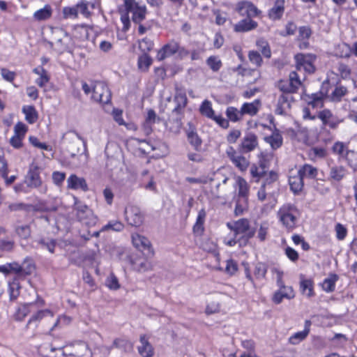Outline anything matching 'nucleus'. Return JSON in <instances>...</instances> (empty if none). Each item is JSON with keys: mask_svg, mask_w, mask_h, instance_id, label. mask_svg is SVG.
<instances>
[{"mask_svg": "<svg viewBox=\"0 0 357 357\" xmlns=\"http://www.w3.org/2000/svg\"><path fill=\"white\" fill-rule=\"evenodd\" d=\"M278 217L282 225L289 231L296 228L300 212L297 207L291 204H283L278 211Z\"/></svg>", "mask_w": 357, "mask_h": 357, "instance_id": "7ed1b4c3", "label": "nucleus"}, {"mask_svg": "<svg viewBox=\"0 0 357 357\" xmlns=\"http://www.w3.org/2000/svg\"><path fill=\"white\" fill-rule=\"evenodd\" d=\"M133 144L138 146L139 151L144 154H149L155 149V146L146 140H141L137 138L132 139Z\"/></svg>", "mask_w": 357, "mask_h": 357, "instance_id": "58836bf2", "label": "nucleus"}, {"mask_svg": "<svg viewBox=\"0 0 357 357\" xmlns=\"http://www.w3.org/2000/svg\"><path fill=\"white\" fill-rule=\"evenodd\" d=\"M238 271L237 263L233 259H229L227 261L225 267V273L229 275H234Z\"/></svg>", "mask_w": 357, "mask_h": 357, "instance_id": "0e129e2a", "label": "nucleus"}, {"mask_svg": "<svg viewBox=\"0 0 357 357\" xmlns=\"http://www.w3.org/2000/svg\"><path fill=\"white\" fill-rule=\"evenodd\" d=\"M347 169L342 165H333L329 168L328 179L331 182H340L347 175Z\"/></svg>", "mask_w": 357, "mask_h": 357, "instance_id": "412c9836", "label": "nucleus"}, {"mask_svg": "<svg viewBox=\"0 0 357 357\" xmlns=\"http://www.w3.org/2000/svg\"><path fill=\"white\" fill-rule=\"evenodd\" d=\"M336 54L343 58H348L351 54V47L347 43H342L337 45Z\"/></svg>", "mask_w": 357, "mask_h": 357, "instance_id": "6e6d98bb", "label": "nucleus"}, {"mask_svg": "<svg viewBox=\"0 0 357 357\" xmlns=\"http://www.w3.org/2000/svg\"><path fill=\"white\" fill-rule=\"evenodd\" d=\"M328 155L327 150L324 147L314 146L308 151V156L312 161L325 158Z\"/></svg>", "mask_w": 357, "mask_h": 357, "instance_id": "72a5a7b5", "label": "nucleus"}, {"mask_svg": "<svg viewBox=\"0 0 357 357\" xmlns=\"http://www.w3.org/2000/svg\"><path fill=\"white\" fill-rule=\"evenodd\" d=\"M187 105V97L185 93H177L172 100L168 97L162 100L161 107L164 112H170L169 115L178 116L182 114L183 109Z\"/></svg>", "mask_w": 357, "mask_h": 357, "instance_id": "20e7f679", "label": "nucleus"}, {"mask_svg": "<svg viewBox=\"0 0 357 357\" xmlns=\"http://www.w3.org/2000/svg\"><path fill=\"white\" fill-rule=\"evenodd\" d=\"M294 59L297 70H301L303 69V70L307 73H314L315 68L313 63L316 59L314 55L310 54H298L295 56Z\"/></svg>", "mask_w": 357, "mask_h": 357, "instance_id": "ddd939ff", "label": "nucleus"}, {"mask_svg": "<svg viewBox=\"0 0 357 357\" xmlns=\"http://www.w3.org/2000/svg\"><path fill=\"white\" fill-rule=\"evenodd\" d=\"M123 229V225L118 221H113L109 222L107 225L102 227L101 231H106L112 229L116 231H120Z\"/></svg>", "mask_w": 357, "mask_h": 357, "instance_id": "338daca9", "label": "nucleus"}, {"mask_svg": "<svg viewBox=\"0 0 357 357\" xmlns=\"http://www.w3.org/2000/svg\"><path fill=\"white\" fill-rule=\"evenodd\" d=\"M33 303H26L20 306L15 313V319L18 321H22L29 312V307L32 306Z\"/></svg>", "mask_w": 357, "mask_h": 357, "instance_id": "3c124183", "label": "nucleus"}, {"mask_svg": "<svg viewBox=\"0 0 357 357\" xmlns=\"http://www.w3.org/2000/svg\"><path fill=\"white\" fill-rule=\"evenodd\" d=\"M153 41L147 38H143L139 43V47L144 53L150 51L153 48Z\"/></svg>", "mask_w": 357, "mask_h": 357, "instance_id": "69168bd1", "label": "nucleus"}, {"mask_svg": "<svg viewBox=\"0 0 357 357\" xmlns=\"http://www.w3.org/2000/svg\"><path fill=\"white\" fill-rule=\"evenodd\" d=\"M75 210L77 211L76 215L80 222L88 226L96 225L97 218L86 205L76 202Z\"/></svg>", "mask_w": 357, "mask_h": 357, "instance_id": "9d476101", "label": "nucleus"}, {"mask_svg": "<svg viewBox=\"0 0 357 357\" xmlns=\"http://www.w3.org/2000/svg\"><path fill=\"white\" fill-rule=\"evenodd\" d=\"M258 26L257 22L250 18H245L240 20L234 26L235 32H248L255 29Z\"/></svg>", "mask_w": 357, "mask_h": 357, "instance_id": "393cba45", "label": "nucleus"}, {"mask_svg": "<svg viewBox=\"0 0 357 357\" xmlns=\"http://www.w3.org/2000/svg\"><path fill=\"white\" fill-rule=\"evenodd\" d=\"M200 112L202 115L210 119L213 117L215 114L214 110L212 108L211 102L207 100H204L200 106Z\"/></svg>", "mask_w": 357, "mask_h": 357, "instance_id": "de8ad7c7", "label": "nucleus"}, {"mask_svg": "<svg viewBox=\"0 0 357 357\" xmlns=\"http://www.w3.org/2000/svg\"><path fill=\"white\" fill-rule=\"evenodd\" d=\"M303 177L314 178L317 174V169L310 165H303L300 169L298 170Z\"/></svg>", "mask_w": 357, "mask_h": 357, "instance_id": "8fccbe9b", "label": "nucleus"}, {"mask_svg": "<svg viewBox=\"0 0 357 357\" xmlns=\"http://www.w3.org/2000/svg\"><path fill=\"white\" fill-rule=\"evenodd\" d=\"M176 54L179 56L183 57L188 54V52L183 47H181L178 43L175 40H172L167 44L165 45L157 54V59L162 61L166 58L170 57Z\"/></svg>", "mask_w": 357, "mask_h": 357, "instance_id": "423d86ee", "label": "nucleus"}, {"mask_svg": "<svg viewBox=\"0 0 357 357\" xmlns=\"http://www.w3.org/2000/svg\"><path fill=\"white\" fill-rule=\"evenodd\" d=\"M303 177L298 170H291L289 176L291 190L294 193L301 192L303 188Z\"/></svg>", "mask_w": 357, "mask_h": 357, "instance_id": "aec40b11", "label": "nucleus"}, {"mask_svg": "<svg viewBox=\"0 0 357 357\" xmlns=\"http://www.w3.org/2000/svg\"><path fill=\"white\" fill-rule=\"evenodd\" d=\"M264 140L271 145L273 149H278L282 144V137L278 132H274L271 135L265 137Z\"/></svg>", "mask_w": 357, "mask_h": 357, "instance_id": "4c0bfd02", "label": "nucleus"}, {"mask_svg": "<svg viewBox=\"0 0 357 357\" xmlns=\"http://www.w3.org/2000/svg\"><path fill=\"white\" fill-rule=\"evenodd\" d=\"M317 118L321 121L323 127L328 126L332 129L337 128L339 123L342 122V120L334 116L331 110L328 109L319 112Z\"/></svg>", "mask_w": 357, "mask_h": 357, "instance_id": "dca6fc26", "label": "nucleus"}, {"mask_svg": "<svg viewBox=\"0 0 357 357\" xmlns=\"http://www.w3.org/2000/svg\"><path fill=\"white\" fill-rule=\"evenodd\" d=\"M288 80H280L278 84V89L284 93V94L294 93L301 86V82L296 72L289 73Z\"/></svg>", "mask_w": 357, "mask_h": 357, "instance_id": "1a4fd4ad", "label": "nucleus"}, {"mask_svg": "<svg viewBox=\"0 0 357 357\" xmlns=\"http://www.w3.org/2000/svg\"><path fill=\"white\" fill-rule=\"evenodd\" d=\"M248 208V199L237 198L234 208V215L239 216L243 215Z\"/></svg>", "mask_w": 357, "mask_h": 357, "instance_id": "79ce46f5", "label": "nucleus"}, {"mask_svg": "<svg viewBox=\"0 0 357 357\" xmlns=\"http://www.w3.org/2000/svg\"><path fill=\"white\" fill-rule=\"evenodd\" d=\"M188 139L189 142L197 149L202 144V140L195 131L194 128H190L187 133Z\"/></svg>", "mask_w": 357, "mask_h": 357, "instance_id": "603ef678", "label": "nucleus"}, {"mask_svg": "<svg viewBox=\"0 0 357 357\" xmlns=\"http://www.w3.org/2000/svg\"><path fill=\"white\" fill-rule=\"evenodd\" d=\"M22 112L25 114V119L29 123L32 124L36 121L38 119V114L33 106H24L22 108Z\"/></svg>", "mask_w": 357, "mask_h": 357, "instance_id": "a19ab883", "label": "nucleus"}, {"mask_svg": "<svg viewBox=\"0 0 357 357\" xmlns=\"http://www.w3.org/2000/svg\"><path fill=\"white\" fill-rule=\"evenodd\" d=\"M284 11V0H276L268 12V16L273 20H279L283 15Z\"/></svg>", "mask_w": 357, "mask_h": 357, "instance_id": "c85d7f7f", "label": "nucleus"}, {"mask_svg": "<svg viewBox=\"0 0 357 357\" xmlns=\"http://www.w3.org/2000/svg\"><path fill=\"white\" fill-rule=\"evenodd\" d=\"M20 276L24 277L32 274L35 271V265L31 259L26 258L20 265Z\"/></svg>", "mask_w": 357, "mask_h": 357, "instance_id": "e433bc0d", "label": "nucleus"}, {"mask_svg": "<svg viewBox=\"0 0 357 357\" xmlns=\"http://www.w3.org/2000/svg\"><path fill=\"white\" fill-rule=\"evenodd\" d=\"M206 218V211L202 209L199 211L196 223L193 227L194 231H202L203 225Z\"/></svg>", "mask_w": 357, "mask_h": 357, "instance_id": "13d9d810", "label": "nucleus"}, {"mask_svg": "<svg viewBox=\"0 0 357 357\" xmlns=\"http://www.w3.org/2000/svg\"><path fill=\"white\" fill-rule=\"evenodd\" d=\"M311 321L306 320L305 321V328L303 331H299L292 335L289 339V342L293 345L299 344L301 341L304 340L310 333V327Z\"/></svg>", "mask_w": 357, "mask_h": 357, "instance_id": "bb28decb", "label": "nucleus"}, {"mask_svg": "<svg viewBox=\"0 0 357 357\" xmlns=\"http://www.w3.org/2000/svg\"><path fill=\"white\" fill-rule=\"evenodd\" d=\"M63 354L76 357H91V356L88 344L82 341H77L64 347Z\"/></svg>", "mask_w": 357, "mask_h": 357, "instance_id": "6e6552de", "label": "nucleus"}, {"mask_svg": "<svg viewBox=\"0 0 357 357\" xmlns=\"http://www.w3.org/2000/svg\"><path fill=\"white\" fill-rule=\"evenodd\" d=\"M125 218L128 223L134 227H139L144 222V215L141 209L134 205H130L126 207Z\"/></svg>", "mask_w": 357, "mask_h": 357, "instance_id": "f8f14e48", "label": "nucleus"}, {"mask_svg": "<svg viewBox=\"0 0 357 357\" xmlns=\"http://www.w3.org/2000/svg\"><path fill=\"white\" fill-rule=\"evenodd\" d=\"M337 280V277L335 275H331V277L326 278L322 283V288L326 292L333 291L335 287V282Z\"/></svg>", "mask_w": 357, "mask_h": 357, "instance_id": "49530a36", "label": "nucleus"}, {"mask_svg": "<svg viewBox=\"0 0 357 357\" xmlns=\"http://www.w3.org/2000/svg\"><path fill=\"white\" fill-rule=\"evenodd\" d=\"M292 100V97L289 94H282L278 100L275 113L282 115L285 114L290 108V103Z\"/></svg>", "mask_w": 357, "mask_h": 357, "instance_id": "a878e982", "label": "nucleus"}, {"mask_svg": "<svg viewBox=\"0 0 357 357\" xmlns=\"http://www.w3.org/2000/svg\"><path fill=\"white\" fill-rule=\"evenodd\" d=\"M257 146V137L255 134L248 133L242 139L239 148L243 153H249L255 150Z\"/></svg>", "mask_w": 357, "mask_h": 357, "instance_id": "6ab92c4d", "label": "nucleus"}, {"mask_svg": "<svg viewBox=\"0 0 357 357\" xmlns=\"http://www.w3.org/2000/svg\"><path fill=\"white\" fill-rule=\"evenodd\" d=\"M17 234L24 239L28 238L31 235V229L28 225H20L16 227Z\"/></svg>", "mask_w": 357, "mask_h": 357, "instance_id": "052dcab7", "label": "nucleus"}, {"mask_svg": "<svg viewBox=\"0 0 357 357\" xmlns=\"http://www.w3.org/2000/svg\"><path fill=\"white\" fill-rule=\"evenodd\" d=\"M63 141L67 144V150L70 153L71 157L74 158L78 155L81 149L86 155L87 154L86 142L77 133L69 132L65 134Z\"/></svg>", "mask_w": 357, "mask_h": 357, "instance_id": "39448f33", "label": "nucleus"}, {"mask_svg": "<svg viewBox=\"0 0 357 357\" xmlns=\"http://www.w3.org/2000/svg\"><path fill=\"white\" fill-rule=\"evenodd\" d=\"M302 294L307 297L313 296V282L309 279H303L300 283Z\"/></svg>", "mask_w": 357, "mask_h": 357, "instance_id": "37998d69", "label": "nucleus"}, {"mask_svg": "<svg viewBox=\"0 0 357 357\" xmlns=\"http://www.w3.org/2000/svg\"><path fill=\"white\" fill-rule=\"evenodd\" d=\"M260 107L261 101L259 99H257L252 102H245L241 107V109L243 116L245 114L255 116L257 114Z\"/></svg>", "mask_w": 357, "mask_h": 357, "instance_id": "c756f323", "label": "nucleus"}, {"mask_svg": "<svg viewBox=\"0 0 357 357\" xmlns=\"http://www.w3.org/2000/svg\"><path fill=\"white\" fill-rule=\"evenodd\" d=\"M257 46L259 50H261L262 54L267 58H270L271 56V52L268 45V43L264 39H259L257 41Z\"/></svg>", "mask_w": 357, "mask_h": 357, "instance_id": "5fc2aeb1", "label": "nucleus"}, {"mask_svg": "<svg viewBox=\"0 0 357 357\" xmlns=\"http://www.w3.org/2000/svg\"><path fill=\"white\" fill-rule=\"evenodd\" d=\"M227 118L232 122H237L242 119L241 109L238 110L234 107H228L226 110Z\"/></svg>", "mask_w": 357, "mask_h": 357, "instance_id": "a18cd8bd", "label": "nucleus"}, {"mask_svg": "<svg viewBox=\"0 0 357 357\" xmlns=\"http://www.w3.org/2000/svg\"><path fill=\"white\" fill-rule=\"evenodd\" d=\"M123 7L127 13L132 14V20L135 23L139 24L146 18V6L139 5L135 0H124Z\"/></svg>", "mask_w": 357, "mask_h": 357, "instance_id": "0eeeda50", "label": "nucleus"}, {"mask_svg": "<svg viewBox=\"0 0 357 357\" xmlns=\"http://www.w3.org/2000/svg\"><path fill=\"white\" fill-rule=\"evenodd\" d=\"M53 317H54L53 312L49 310H39L36 314H34L31 316V317L29 319V320L27 323L26 326L28 327L29 325L32 324L33 323H36V326L37 323L39 322L43 318H45V317L52 318Z\"/></svg>", "mask_w": 357, "mask_h": 357, "instance_id": "c9c22d12", "label": "nucleus"}, {"mask_svg": "<svg viewBox=\"0 0 357 357\" xmlns=\"http://www.w3.org/2000/svg\"><path fill=\"white\" fill-rule=\"evenodd\" d=\"M181 114L178 116L169 115V119L166 123L167 128L174 134H178L181 128Z\"/></svg>", "mask_w": 357, "mask_h": 357, "instance_id": "2f4dec72", "label": "nucleus"}, {"mask_svg": "<svg viewBox=\"0 0 357 357\" xmlns=\"http://www.w3.org/2000/svg\"><path fill=\"white\" fill-rule=\"evenodd\" d=\"M113 345L115 347L123 349L125 351H130L132 349V344L128 340L116 339L114 341Z\"/></svg>", "mask_w": 357, "mask_h": 357, "instance_id": "680f3d73", "label": "nucleus"}, {"mask_svg": "<svg viewBox=\"0 0 357 357\" xmlns=\"http://www.w3.org/2000/svg\"><path fill=\"white\" fill-rule=\"evenodd\" d=\"M332 151L335 154L338 155L348 161L349 155L354 154V152L349 150L347 146L342 142H336L332 147Z\"/></svg>", "mask_w": 357, "mask_h": 357, "instance_id": "7c9ffc66", "label": "nucleus"}, {"mask_svg": "<svg viewBox=\"0 0 357 357\" xmlns=\"http://www.w3.org/2000/svg\"><path fill=\"white\" fill-rule=\"evenodd\" d=\"M82 90L86 94L92 93L91 99L102 105L111 102L112 93L106 84L102 82H91L89 84L82 83Z\"/></svg>", "mask_w": 357, "mask_h": 357, "instance_id": "f03ea898", "label": "nucleus"}, {"mask_svg": "<svg viewBox=\"0 0 357 357\" xmlns=\"http://www.w3.org/2000/svg\"><path fill=\"white\" fill-rule=\"evenodd\" d=\"M134 269L139 272H145L151 268V263L144 259L136 260L133 263Z\"/></svg>", "mask_w": 357, "mask_h": 357, "instance_id": "09e8293b", "label": "nucleus"}, {"mask_svg": "<svg viewBox=\"0 0 357 357\" xmlns=\"http://www.w3.org/2000/svg\"><path fill=\"white\" fill-rule=\"evenodd\" d=\"M294 297L293 289L291 287H283L276 291L273 301L276 304L280 303L284 298L291 299Z\"/></svg>", "mask_w": 357, "mask_h": 357, "instance_id": "cd10ccee", "label": "nucleus"}, {"mask_svg": "<svg viewBox=\"0 0 357 357\" xmlns=\"http://www.w3.org/2000/svg\"><path fill=\"white\" fill-rule=\"evenodd\" d=\"M206 63L214 72L218 71L222 66V62L220 59H219L218 57L215 56H209L206 60Z\"/></svg>", "mask_w": 357, "mask_h": 357, "instance_id": "4d7b16f0", "label": "nucleus"}, {"mask_svg": "<svg viewBox=\"0 0 357 357\" xmlns=\"http://www.w3.org/2000/svg\"><path fill=\"white\" fill-rule=\"evenodd\" d=\"M227 155L232 163L241 171H245L249 166V161L244 156L238 154L232 147H229Z\"/></svg>", "mask_w": 357, "mask_h": 357, "instance_id": "f3484780", "label": "nucleus"}, {"mask_svg": "<svg viewBox=\"0 0 357 357\" xmlns=\"http://www.w3.org/2000/svg\"><path fill=\"white\" fill-rule=\"evenodd\" d=\"M68 188L73 190H88V185L84 178L78 177L75 174L70 175L67 179Z\"/></svg>", "mask_w": 357, "mask_h": 357, "instance_id": "b1692460", "label": "nucleus"}, {"mask_svg": "<svg viewBox=\"0 0 357 357\" xmlns=\"http://www.w3.org/2000/svg\"><path fill=\"white\" fill-rule=\"evenodd\" d=\"M248 58L252 63L256 65L257 66H261L262 59L259 53L257 51H250L248 54Z\"/></svg>", "mask_w": 357, "mask_h": 357, "instance_id": "774afa93", "label": "nucleus"}, {"mask_svg": "<svg viewBox=\"0 0 357 357\" xmlns=\"http://www.w3.org/2000/svg\"><path fill=\"white\" fill-rule=\"evenodd\" d=\"M62 13L63 15V17L65 19H75L77 18L78 16L77 13V8H76V5L75 6H67L64 7L62 10Z\"/></svg>", "mask_w": 357, "mask_h": 357, "instance_id": "bf43d9fd", "label": "nucleus"}, {"mask_svg": "<svg viewBox=\"0 0 357 357\" xmlns=\"http://www.w3.org/2000/svg\"><path fill=\"white\" fill-rule=\"evenodd\" d=\"M347 93V89L344 86H338L335 89L331 94V98L333 101H340Z\"/></svg>", "mask_w": 357, "mask_h": 357, "instance_id": "e2e57ef3", "label": "nucleus"}, {"mask_svg": "<svg viewBox=\"0 0 357 357\" xmlns=\"http://www.w3.org/2000/svg\"><path fill=\"white\" fill-rule=\"evenodd\" d=\"M52 10L49 5L45 6L44 8L36 10L33 13V18L37 21L46 20L52 15Z\"/></svg>", "mask_w": 357, "mask_h": 357, "instance_id": "ea45409f", "label": "nucleus"}, {"mask_svg": "<svg viewBox=\"0 0 357 357\" xmlns=\"http://www.w3.org/2000/svg\"><path fill=\"white\" fill-rule=\"evenodd\" d=\"M33 72L39 76V77L36 80V83L40 87H44L50 81V77L47 72L43 68H36L33 70Z\"/></svg>", "mask_w": 357, "mask_h": 357, "instance_id": "f704fd0d", "label": "nucleus"}, {"mask_svg": "<svg viewBox=\"0 0 357 357\" xmlns=\"http://www.w3.org/2000/svg\"><path fill=\"white\" fill-rule=\"evenodd\" d=\"M227 226L234 231V238H225L224 242L229 246H234L237 243L239 245H245L248 241L252 238L255 229L251 227L250 222L246 218H241L237 221L227 222Z\"/></svg>", "mask_w": 357, "mask_h": 357, "instance_id": "f257e3e1", "label": "nucleus"}, {"mask_svg": "<svg viewBox=\"0 0 357 357\" xmlns=\"http://www.w3.org/2000/svg\"><path fill=\"white\" fill-rule=\"evenodd\" d=\"M236 10L238 14L246 18L252 19V17L258 16L261 11L250 1H243L238 2L236 6Z\"/></svg>", "mask_w": 357, "mask_h": 357, "instance_id": "2eb2a0df", "label": "nucleus"}, {"mask_svg": "<svg viewBox=\"0 0 357 357\" xmlns=\"http://www.w3.org/2000/svg\"><path fill=\"white\" fill-rule=\"evenodd\" d=\"M28 127L22 122H17L14 126V135L10 139V144L15 149L22 146V141L25 137Z\"/></svg>", "mask_w": 357, "mask_h": 357, "instance_id": "4468645a", "label": "nucleus"}, {"mask_svg": "<svg viewBox=\"0 0 357 357\" xmlns=\"http://www.w3.org/2000/svg\"><path fill=\"white\" fill-rule=\"evenodd\" d=\"M139 353L143 357H151L153 355V349L145 335L140 337V345L138 347Z\"/></svg>", "mask_w": 357, "mask_h": 357, "instance_id": "473e14b6", "label": "nucleus"}, {"mask_svg": "<svg viewBox=\"0 0 357 357\" xmlns=\"http://www.w3.org/2000/svg\"><path fill=\"white\" fill-rule=\"evenodd\" d=\"M225 296L222 294H217L211 296L208 301L206 307V313L208 314L219 312L220 310L221 303Z\"/></svg>", "mask_w": 357, "mask_h": 357, "instance_id": "a211bd4d", "label": "nucleus"}, {"mask_svg": "<svg viewBox=\"0 0 357 357\" xmlns=\"http://www.w3.org/2000/svg\"><path fill=\"white\" fill-rule=\"evenodd\" d=\"M69 36L61 29H56L53 31V38L51 41L52 46L59 53H62L68 48Z\"/></svg>", "mask_w": 357, "mask_h": 357, "instance_id": "9b49d317", "label": "nucleus"}, {"mask_svg": "<svg viewBox=\"0 0 357 357\" xmlns=\"http://www.w3.org/2000/svg\"><path fill=\"white\" fill-rule=\"evenodd\" d=\"M151 62V57L146 53H144L138 59V67L140 70L145 71L149 68Z\"/></svg>", "mask_w": 357, "mask_h": 357, "instance_id": "864d4df0", "label": "nucleus"}, {"mask_svg": "<svg viewBox=\"0 0 357 357\" xmlns=\"http://www.w3.org/2000/svg\"><path fill=\"white\" fill-rule=\"evenodd\" d=\"M132 239L134 245L139 249H146L150 246L149 241L144 236L136 234L132 236Z\"/></svg>", "mask_w": 357, "mask_h": 357, "instance_id": "c03bdc74", "label": "nucleus"}, {"mask_svg": "<svg viewBox=\"0 0 357 357\" xmlns=\"http://www.w3.org/2000/svg\"><path fill=\"white\" fill-rule=\"evenodd\" d=\"M27 185L31 188H38L42 184L39 169L37 166L31 167L26 176Z\"/></svg>", "mask_w": 357, "mask_h": 357, "instance_id": "5701e85b", "label": "nucleus"}, {"mask_svg": "<svg viewBox=\"0 0 357 357\" xmlns=\"http://www.w3.org/2000/svg\"><path fill=\"white\" fill-rule=\"evenodd\" d=\"M235 188L237 190V198L248 199L250 185L241 176L236 178Z\"/></svg>", "mask_w": 357, "mask_h": 357, "instance_id": "4be33fe9", "label": "nucleus"}]
</instances>
